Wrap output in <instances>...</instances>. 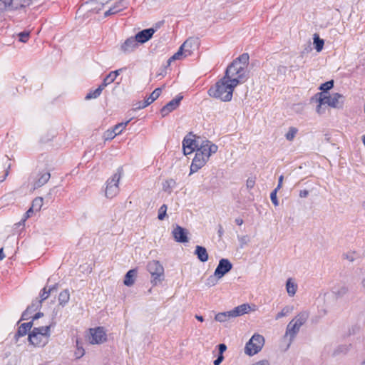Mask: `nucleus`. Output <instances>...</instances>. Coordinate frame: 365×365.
<instances>
[{"label":"nucleus","instance_id":"nucleus-1","mask_svg":"<svg viewBox=\"0 0 365 365\" xmlns=\"http://www.w3.org/2000/svg\"><path fill=\"white\" fill-rule=\"evenodd\" d=\"M237 85L238 81L236 79L228 80L223 76L209 88L207 93L210 97L229 102L232 100L234 89Z\"/></svg>","mask_w":365,"mask_h":365},{"label":"nucleus","instance_id":"nucleus-2","mask_svg":"<svg viewBox=\"0 0 365 365\" xmlns=\"http://www.w3.org/2000/svg\"><path fill=\"white\" fill-rule=\"evenodd\" d=\"M249 55L244 53L236 58L226 68L225 76L228 80L236 79L238 84L246 78V68L249 63Z\"/></svg>","mask_w":365,"mask_h":365},{"label":"nucleus","instance_id":"nucleus-3","mask_svg":"<svg viewBox=\"0 0 365 365\" xmlns=\"http://www.w3.org/2000/svg\"><path fill=\"white\" fill-rule=\"evenodd\" d=\"M123 173L122 167H119L117 169L115 173H114L110 178L106 181V186L105 189V195L107 198L112 199L119 192V181Z\"/></svg>","mask_w":365,"mask_h":365},{"label":"nucleus","instance_id":"nucleus-4","mask_svg":"<svg viewBox=\"0 0 365 365\" xmlns=\"http://www.w3.org/2000/svg\"><path fill=\"white\" fill-rule=\"evenodd\" d=\"M250 309V307L248 304H242L235 307L232 310L217 314L215 317V319L219 322H225L231 318H235L248 313Z\"/></svg>","mask_w":365,"mask_h":365},{"label":"nucleus","instance_id":"nucleus-5","mask_svg":"<svg viewBox=\"0 0 365 365\" xmlns=\"http://www.w3.org/2000/svg\"><path fill=\"white\" fill-rule=\"evenodd\" d=\"M147 270L151 275V283L153 286H156L164 280V267L159 261H150L147 264Z\"/></svg>","mask_w":365,"mask_h":365},{"label":"nucleus","instance_id":"nucleus-6","mask_svg":"<svg viewBox=\"0 0 365 365\" xmlns=\"http://www.w3.org/2000/svg\"><path fill=\"white\" fill-rule=\"evenodd\" d=\"M343 98L344 96L339 93H333L331 96L329 93L324 95L322 93H317L312 100L315 98L316 101L321 104H327L331 108H338L342 106V103H339V99Z\"/></svg>","mask_w":365,"mask_h":365},{"label":"nucleus","instance_id":"nucleus-7","mask_svg":"<svg viewBox=\"0 0 365 365\" xmlns=\"http://www.w3.org/2000/svg\"><path fill=\"white\" fill-rule=\"evenodd\" d=\"M264 344V338L258 334H255L246 343L245 353L248 356H253L259 352Z\"/></svg>","mask_w":365,"mask_h":365},{"label":"nucleus","instance_id":"nucleus-8","mask_svg":"<svg viewBox=\"0 0 365 365\" xmlns=\"http://www.w3.org/2000/svg\"><path fill=\"white\" fill-rule=\"evenodd\" d=\"M198 140L195 139V135L190 132L182 140V148L185 155L192 153L199 146Z\"/></svg>","mask_w":365,"mask_h":365},{"label":"nucleus","instance_id":"nucleus-9","mask_svg":"<svg viewBox=\"0 0 365 365\" xmlns=\"http://www.w3.org/2000/svg\"><path fill=\"white\" fill-rule=\"evenodd\" d=\"M90 335L88 336L89 342L92 344H99L107 340V335L102 327L94 329H90Z\"/></svg>","mask_w":365,"mask_h":365},{"label":"nucleus","instance_id":"nucleus-10","mask_svg":"<svg viewBox=\"0 0 365 365\" xmlns=\"http://www.w3.org/2000/svg\"><path fill=\"white\" fill-rule=\"evenodd\" d=\"M217 145L212 143L211 141L208 140H203L201 143L199 144L197 150H199L207 160H208L210 155L217 151Z\"/></svg>","mask_w":365,"mask_h":365},{"label":"nucleus","instance_id":"nucleus-11","mask_svg":"<svg viewBox=\"0 0 365 365\" xmlns=\"http://www.w3.org/2000/svg\"><path fill=\"white\" fill-rule=\"evenodd\" d=\"M232 264L227 259L222 258L220 259L218 265L217 266L214 276L217 279H220L224 277L232 269Z\"/></svg>","mask_w":365,"mask_h":365},{"label":"nucleus","instance_id":"nucleus-12","mask_svg":"<svg viewBox=\"0 0 365 365\" xmlns=\"http://www.w3.org/2000/svg\"><path fill=\"white\" fill-rule=\"evenodd\" d=\"M183 96L178 94L175 98L169 101L160 109V113L163 117L168 115L170 112L175 110L180 105V101L182 100Z\"/></svg>","mask_w":365,"mask_h":365},{"label":"nucleus","instance_id":"nucleus-13","mask_svg":"<svg viewBox=\"0 0 365 365\" xmlns=\"http://www.w3.org/2000/svg\"><path fill=\"white\" fill-rule=\"evenodd\" d=\"M207 161V159L204 158L199 150H196L195 155L190 165V175L202 168L206 164Z\"/></svg>","mask_w":365,"mask_h":365},{"label":"nucleus","instance_id":"nucleus-14","mask_svg":"<svg viewBox=\"0 0 365 365\" xmlns=\"http://www.w3.org/2000/svg\"><path fill=\"white\" fill-rule=\"evenodd\" d=\"M32 0H9L6 4H3L6 11H15L22 8H25L31 4Z\"/></svg>","mask_w":365,"mask_h":365},{"label":"nucleus","instance_id":"nucleus-15","mask_svg":"<svg viewBox=\"0 0 365 365\" xmlns=\"http://www.w3.org/2000/svg\"><path fill=\"white\" fill-rule=\"evenodd\" d=\"M188 46L189 40H187L180 46L178 51L168 58V65H170L175 60L180 59L182 55L185 56L191 55L192 51L188 48Z\"/></svg>","mask_w":365,"mask_h":365},{"label":"nucleus","instance_id":"nucleus-16","mask_svg":"<svg viewBox=\"0 0 365 365\" xmlns=\"http://www.w3.org/2000/svg\"><path fill=\"white\" fill-rule=\"evenodd\" d=\"M187 234V230L178 225H176L172 231V235L175 240L180 243L188 242Z\"/></svg>","mask_w":365,"mask_h":365},{"label":"nucleus","instance_id":"nucleus-17","mask_svg":"<svg viewBox=\"0 0 365 365\" xmlns=\"http://www.w3.org/2000/svg\"><path fill=\"white\" fill-rule=\"evenodd\" d=\"M155 31L156 29L154 28L145 29L138 32L135 35V38L138 41V44H143L148 41L153 37Z\"/></svg>","mask_w":365,"mask_h":365},{"label":"nucleus","instance_id":"nucleus-18","mask_svg":"<svg viewBox=\"0 0 365 365\" xmlns=\"http://www.w3.org/2000/svg\"><path fill=\"white\" fill-rule=\"evenodd\" d=\"M40 332H36L35 331H31L29 334V341L31 344L36 346H44L48 343V339L42 336L39 334Z\"/></svg>","mask_w":365,"mask_h":365},{"label":"nucleus","instance_id":"nucleus-19","mask_svg":"<svg viewBox=\"0 0 365 365\" xmlns=\"http://www.w3.org/2000/svg\"><path fill=\"white\" fill-rule=\"evenodd\" d=\"M138 43L135 36L128 38L120 46V50L125 53L133 52L138 46Z\"/></svg>","mask_w":365,"mask_h":365},{"label":"nucleus","instance_id":"nucleus-20","mask_svg":"<svg viewBox=\"0 0 365 365\" xmlns=\"http://www.w3.org/2000/svg\"><path fill=\"white\" fill-rule=\"evenodd\" d=\"M127 1L126 0H119L115 2L113 7L110 8L108 11H106L104 14V16L107 17L110 15L117 14L120 11L123 10L127 7Z\"/></svg>","mask_w":365,"mask_h":365},{"label":"nucleus","instance_id":"nucleus-21","mask_svg":"<svg viewBox=\"0 0 365 365\" xmlns=\"http://www.w3.org/2000/svg\"><path fill=\"white\" fill-rule=\"evenodd\" d=\"M300 327L291 321L287 326L285 336H289V344L294 340L297 333L299 331Z\"/></svg>","mask_w":365,"mask_h":365},{"label":"nucleus","instance_id":"nucleus-22","mask_svg":"<svg viewBox=\"0 0 365 365\" xmlns=\"http://www.w3.org/2000/svg\"><path fill=\"white\" fill-rule=\"evenodd\" d=\"M126 68H121L119 69H117L115 71L110 72L103 80L102 85L104 87H106L108 85L110 84L111 83L114 82V81L116 79L118 76L120 75V73L123 71L125 70Z\"/></svg>","mask_w":365,"mask_h":365},{"label":"nucleus","instance_id":"nucleus-23","mask_svg":"<svg viewBox=\"0 0 365 365\" xmlns=\"http://www.w3.org/2000/svg\"><path fill=\"white\" fill-rule=\"evenodd\" d=\"M194 254L197 256V259L202 262H205L208 260L209 256L207 250L205 247L197 245Z\"/></svg>","mask_w":365,"mask_h":365},{"label":"nucleus","instance_id":"nucleus-24","mask_svg":"<svg viewBox=\"0 0 365 365\" xmlns=\"http://www.w3.org/2000/svg\"><path fill=\"white\" fill-rule=\"evenodd\" d=\"M51 175L48 171H43L38 174V178L34 182L35 187H40L44 185L50 179Z\"/></svg>","mask_w":365,"mask_h":365},{"label":"nucleus","instance_id":"nucleus-25","mask_svg":"<svg viewBox=\"0 0 365 365\" xmlns=\"http://www.w3.org/2000/svg\"><path fill=\"white\" fill-rule=\"evenodd\" d=\"M137 269H130L125 275L123 283L125 286L130 287L135 282V279L137 276Z\"/></svg>","mask_w":365,"mask_h":365},{"label":"nucleus","instance_id":"nucleus-26","mask_svg":"<svg viewBox=\"0 0 365 365\" xmlns=\"http://www.w3.org/2000/svg\"><path fill=\"white\" fill-rule=\"evenodd\" d=\"M162 92L161 88H155L150 95L143 101V107H147L150 104H151L153 101H155L160 95Z\"/></svg>","mask_w":365,"mask_h":365},{"label":"nucleus","instance_id":"nucleus-27","mask_svg":"<svg viewBox=\"0 0 365 365\" xmlns=\"http://www.w3.org/2000/svg\"><path fill=\"white\" fill-rule=\"evenodd\" d=\"M309 317V313L307 311H302L299 312L292 321L297 324L300 327L304 325Z\"/></svg>","mask_w":365,"mask_h":365},{"label":"nucleus","instance_id":"nucleus-28","mask_svg":"<svg viewBox=\"0 0 365 365\" xmlns=\"http://www.w3.org/2000/svg\"><path fill=\"white\" fill-rule=\"evenodd\" d=\"M58 302L62 307H65L70 299V293L68 289H66L60 292L58 295Z\"/></svg>","mask_w":365,"mask_h":365},{"label":"nucleus","instance_id":"nucleus-29","mask_svg":"<svg viewBox=\"0 0 365 365\" xmlns=\"http://www.w3.org/2000/svg\"><path fill=\"white\" fill-rule=\"evenodd\" d=\"M286 289L288 294L290 297H293L295 294L297 289V285L293 282L292 278H289L287 280Z\"/></svg>","mask_w":365,"mask_h":365},{"label":"nucleus","instance_id":"nucleus-30","mask_svg":"<svg viewBox=\"0 0 365 365\" xmlns=\"http://www.w3.org/2000/svg\"><path fill=\"white\" fill-rule=\"evenodd\" d=\"M105 88L102 84H101L96 89L93 91H90L86 96V100H91L93 98H98L102 93V91Z\"/></svg>","mask_w":365,"mask_h":365},{"label":"nucleus","instance_id":"nucleus-31","mask_svg":"<svg viewBox=\"0 0 365 365\" xmlns=\"http://www.w3.org/2000/svg\"><path fill=\"white\" fill-rule=\"evenodd\" d=\"M176 186V182L175 180L170 178L163 182V190L170 194L173 192V189Z\"/></svg>","mask_w":365,"mask_h":365},{"label":"nucleus","instance_id":"nucleus-32","mask_svg":"<svg viewBox=\"0 0 365 365\" xmlns=\"http://www.w3.org/2000/svg\"><path fill=\"white\" fill-rule=\"evenodd\" d=\"M313 40L314 48L317 50V52H320L323 49L324 41L322 38H321L319 34H314Z\"/></svg>","mask_w":365,"mask_h":365},{"label":"nucleus","instance_id":"nucleus-33","mask_svg":"<svg viewBox=\"0 0 365 365\" xmlns=\"http://www.w3.org/2000/svg\"><path fill=\"white\" fill-rule=\"evenodd\" d=\"M50 328L51 326H42L39 327H34L32 331H35L36 332H40L39 334L44 338H46L48 339V337L50 336Z\"/></svg>","mask_w":365,"mask_h":365},{"label":"nucleus","instance_id":"nucleus-34","mask_svg":"<svg viewBox=\"0 0 365 365\" xmlns=\"http://www.w3.org/2000/svg\"><path fill=\"white\" fill-rule=\"evenodd\" d=\"M334 80L328 81L324 83H322L319 88V90L322 91V93L324 95L328 94L329 91L331 90L334 87Z\"/></svg>","mask_w":365,"mask_h":365},{"label":"nucleus","instance_id":"nucleus-35","mask_svg":"<svg viewBox=\"0 0 365 365\" xmlns=\"http://www.w3.org/2000/svg\"><path fill=\"white\" fill-rule=\"evenodd\" d=\"M349 346L350 345H346V344H343V345H339L337 346V348H336L334 349V351H333V354L332 355L334 356H337L340 354H346L348 353L349 350Z\"/></svg>","mask_w":365,"mask_h":365},{"label":"nucleus","instance_id":"nucleus-36","mask_svg":"<svg viewBox=\"0 0 365 365\" xmlns=\"http://www.w3.org/2000/svg\"><path fill=\"white\" fill-rule=\"evenodd\" d=\"M28 332V329L21 324L14 335V339L17 341L20 337L26 335Z\"/></svg>","mask_w":365,"mask_h":365},{"label":"nucleus","instance_id":"nucleus-37","mask_svg":"<svg viewBox=\"0 0 365 365\" xmlns=\"http://www.w3.org/2000/svg\"><path fill=\"white\" fill-rule=\"evenodd\" d=\"M43 205V198L41 197H36L31 204V207L36 211H39Z\"/></svg>","mask_w":365,"mask_h":365},{"label":"nucleus","instance_id":"nucleus-38","mask_svg":"<svg viewBox=\"0 0 365 365\" xmlns=\"http://www.w3.org/2000/svg\"><path fill=\"white\" fill-rule=\"evenodd\" d=\"M293 309L292 307L286 306L284 307L281 312H278L275 316V319L278 320L285 316H287L289 313H290Z\"/></svg>","mask_w":365,"mask_h":365},{"label":"nucleus","instance_id":"nucleus-39","mask_svg":"<svg viewBox=\"0 0 365 365\" xmlns=\"http://www.w3.org/2000/svg\"><path fill=\"white\" fill-rule=\"evenodd\" d=\"M130 119L123 123H120L118 124H116L114 127H113V129L115 130V132L117 133V135H119L122 133L123 129L125 128L127 125L130 123Z\"/></svg>","mask_w":365,"mask_h":365},{"label":"nucleus","instance_id":"nucleus-40","mask_svg":"<svg viewBox=\"0 0 365 365\" xmlns=\"http://www.w3.org/2000/svg\"><path fill=\"white\" fill-rule=\"evenodd\" d=\"M297 132V128L294 127H290L288 132L285 135L286 139L289 141L293 140Z\"/></svg>","mask_w":365,"mask_h":365},{"label":"nucleus","instance_id":"nucleus-41","mask_svg":"<svg viewBox=\"0 0 365 365\" xmlns=\"http://www.w3.org/2000/svg\"><path fill=\"white\" fill-rule=\"evenodd\" d=\"M50 291L48 290L47 287H43L41 291H40V293H39V297H40V299H38V301H41V303L42 304V302L43 301H45L46 299L48 298L49 295H50Z\"/></svg>","mask_w":365,"mask_h":365},{"label":"nucleus","instance_id":"nucleus-42","mask_svg":"<svg viewBox=\"0 0 365 365\" xmlns=\"http://www.w3.org/2000/svg\"><path fill=\"white\" fill-rule=\"evenodd\" d=\"M42 306V304L41 303V301H38V299H36L32 301L31 304L27 307V308H30V311L31 312L39 309Z\"/></svg>","mask_w":365,"mask_h":365},{"label":"nucleus","instance_id":"nucleus-43","mask_svg":"<svg viewBox=\"0 0 365 365\" xmlns=\"http://www.w3.org/2000/svg\"><path fill=\"white\" fill-rule=\"evenodd\" d=\"M117 135L115 130L112 129L107 130L103 135V137L106 140H113Z\"/></svg>","mask_w":365,"mask_h":365},{"label":"nucleus","instance_id":"nucleus-44","mask_svg":"<svg viewBox=\"0 0 365 365\" xmlns=\"http://www.w3.org/2000/svg\"><path fill=\"white\" fill-rule=\"evenodd\" d=\"M167 209H168V207L165 204H163L158 210V218L160 220H163L167 215L166 212H167Z\"/></svg>","mask_w":365,"mask_h":365},{"label":"nucleus","instance_id":"nucleus-45","mask_svg":"<svg viewBox=\"0 0 365 365\" xmlns=\"http://www.w3.org/2000/svg\"><path fill=\"white\" fill-rule=\"evenodd\" d=\"M19 40L21 42L26 43L28 41L30 34L28 31H23L19 34Z\"/></svg>","mask_w":365,"mask_h":365},{"label":"nucleus","instance_id":"nucleus-46","mask_svg":"<svg viewBox=\"0 0 365 365\" xmlns=\"http://www.w3.org/2000/svg\"><path fill=\"white\" fill-rule=\"evenodd\" d=\"M277 190L274 189L270 194L271 201L274 205V206L279 205V201H278V199L277 197Z\"/></svg>","mask_w":365,"mask_h":365},{"label":"nucleus","instance_id":"nucleus-47","mask_svg":"<svg viewBox=\"0 0 365 365\" xmlns=\"http://www.w3.org/2000/svg\"><path fill=\"white\" fill-rule=\"evenodd\" d=\"M238 240L240 243V247L242 248L249 242V237L247 235L238 236Z\"/></svg>","mask_w":365,"mask_h":365},{"label":"nucleus","instance_id":"nucleus-48","mask_svg":"<svg viewBox=\"0 0 365 365\" xmlns=\"http://www.w3.org/2000/svg\"><path fill=\"white\" fill-rule=\"evenodd\" d=\"M255 185V178H254V177L248 178V179L247 180V182H246L247 188L248 190H250L254 187Z\"/></svg>","mask_w":365,"mask_h":365},{"label":"nucleus","instance_id":"nucleus-49","mask_svg":"<svg viewBox=\"0 0 365 365\" xmlns=\"http://www.w3.org/2000/svg\"><path fill=\"white\" fill-rule=\"evenodd\" d=\"M31 313L30 308H26V310L23 312L20 321L29 319L31 317Z\"/></svg>","mask_w":365,"mask_h":365},{"label":"nucleus","instance_id":"nucleus-50","mask_svg":"<svg viewBox=\"0 0 365 365\" xmlns=\"http://www.w3.org/2000/svg\"><path fill=\"white\" fill-rule=\"evenodd\" d=\"M348 287L346 286L341 287L336 292V294L339 297H342L348 292Z\"/></svg>","mask_w":365,"mask_h":365},{"label":"nucleus","instance_id":"nucleus-51","mask_svg":"<svg viewBox=\"0 0 365 365\" xmlns=\"http://www.w3.org/2000/svg\"><path fill=\"white\" fill-rule=\"evenodd\" d=\"M319 104L317 106L316 110L317 113L319 114H323L325 113V108L323 107L324 104H321L320 103H318Z\"/></svg>","mask_w":365,"mask_h":365},{"label":"nucleus","instance_id":"nucleus-52","mask_svg":"<svg viewBox=\"0 0 365 365\" xmlns=\"http://www.w3.org/2000/svg\"><path fill=\"white\" fill-rule=\"evenodd\" d=\"M76 347H77V349H78V353L80 354L79 357L83 356L84 354H85V351H84V349H83V347L81 346L78 339L76 340Z\"/></svg>","mask_w":365,"mask_h":365},{"label":"nucleus","instance_id":"nucleus-53","mask_svg":"<svg viewBox=\"0 0 365 365\" xmlns=\"http://www.w3.org/2000/svg\"><path fill=\"white\" fill-rule=\"evenodd\" d=\"M34 211L35 210L31 207L25 213V217L22 220V222H24L27 218L31 217Z\"/></svg>","mask_w":365,"mask_h":365},{"label":"nucleus","instance_id":"nucleus-54","mask_svg":"<svg viewBox=\"0 0 365 365\" xmlns=\"http://www.w3.org/2000/svg\"><path fill=\"white\" fill-rule=\"evenodd\" d=\"M227 346L225 344H220L218 345V351L220 355H223V353L226 351Z\"/></svg>","mask_w":365,"mask_h":365},{"label":"nucleus","instance_id":"nucleus-55","mask_svg":"<svg viewBox=\"0 0 365 365\" xmlns=\"http://www.w3.org/2000/svg\"><path fill=\"white\" fill-rule=\"evenodd\" d=\"M287 70V68L286 66H279L277 68V73H278V74H282V75L284 76L286 74Z\"/></svg>","mask_w":365,"mask_h":365},{"label":"nucleus","instance_id":"nucleus-56","mask_svg":"<svg viewBox=\"0 0 365 365\" xmlns=\"http://www.w3.org/2000/svg\"><path fill=\"white\" fill-rule=\"evenodd\" d=\"M224 359L223 355H218L217 358L213 361L214 365H220Z\"/></svg>","mask_w":365,"mask_h":365},{"label":"nucleus","instance_id":"nucleus-57","mask_svg":"<svg viewBox=\"0 0 365 365\" xmlns=\"http://www.w3.org/2000/svg\"><path fill=\"white\" fill-rule=\"evenodd\" d=\"M10 167H11V165L9 164L8 165L6 170L4 171V178H0V183L2 182L3 181H4L5 179L6 178V177L8 176V175L9 173V170L10 169Z\"/></svg>","mask_w":365,"mask_h":365},{"label":"nucleus","instance_id":"nucleus-58","mask_svg":"<svg viewBox=\"0 0 365 365\" xmlns=\"http://www.w3.org/2000/svg\"><path fill=\"white\" fill-rule=\"evenodd\" d=\"M343 257L346 259H347L350 262H353L354 260V257L353 254H344Z\"/></svg>","mask_w":365,"mask_h":365},{"label":"nucleus","instance_id":"nucleus-59","mask_svg":"<svg viewBox=\"0 0 365 365\" xmlns=\"http://www.w3.org/2000/svg\"><path fill=\"white\" fill-rule=\"evenodd\" d=\"M283 179H284L283 175H280L279 178V180H278V185H277V187L275 188V190H278L281 188L282 182H283Z\"/></svg>","mask_w":365,"mask_h":365},{"label":"nucleus","instance_id":"nucleus-60","mask_svg":"<svg viewBox=\"0 0 365 365\" xmlns=\"http://www.w3.org/2000/svg\"><path fill=\"white\" fill-rule=\"evenodd\" d=\"M309 195V191L307 190H300L299 197H307Z\"/></svg>","mask_w":365,"mask_h":365},{"label":"nucleus","instance_id":"nucleus-61","mask_svg":"<svg viewBox=\"0 0 365 365\" xmlns=\"http://www.w3.org/2000/svg\"><path fill=\"white\" fill-rule=\"evenodd\" d=\"M22 324L28 329V331H30L33 326V320L29 322L23 323Z\"/></svg>","mask_w":365,"mask_h":365},{"label":"nucleus","instance_id":"nucleus-62","mask_svg":"<svg viewBox=\"0 0 365 365\" xmlns=\"http://www.w3.org/2000/svg\"><path fill=\"white\" fill-rule=\"evenodd\" d=\"M58 288V283H56L55 284H53V286L50 287L48 290L50 291V293H51L53 291H56Z\"/></svg>","mask_w":365,"mask_h":365},{"label":"nucleus","instance_id":"nucleus-63","mask_svg":"<svg viewBox=\"0 0 365 365\" xmlns=\"http://www.w3.org/2000/svg\"><path fill=\"white\" fill-rule=\"evenodd\" d=\"M43 316V313L42 312H37L36 314H34V316L33 317V321L34 320H36V319H38L39 318H41V317Z\"/></svg>","mask_w":365,"mask_h":365},{"label":"nucleus","instance_id":"nucleus-64","mask_svg":"<svg viewBox=\"0 0 365 365\" xmlns=\"http://www.w3.org/2000/svg\"><path fill=\"white\" fill-rule=\"evenodd\" d=\"M214 280H215V278L213 277H210L208 279H207V284L209 285H215V283L214 282Z\"/></svg>","mask_w":365,"mask_h":365}]
</instances>
